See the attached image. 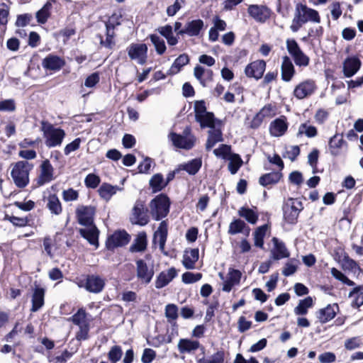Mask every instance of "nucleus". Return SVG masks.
I'll return each instance as SVG.
<instances>
[{"label":"nucleus","mask_w":363,"mask_h":363,"mask_svg":"<svg viewBox=\"0 0 363 363\" xmlns=\"http://www.w3.org/2000/svg\"><path fill=\"white\" fill-rule=\"evenodd\" d=\"M313 22L319 23L320 18L318 12L311 8L308 7L306 4L298 3L296 4L294 15L290 26L292 32H297L303 24L307 22Z\"/></svg>","instance_id":"nucleus-1"},{"label":"nucleus","mask_w":363,"mask_h":363,"mask_svg":"<svg viewBox=\"0 0 363 363\" xmlns=\"http://www.w3.org/2000/svg\"><path fill=\"white\" fill-rule=\"evenodd\" d=\"M34 165L25 160H21L11 164V176L18 188H24L29 183V174Z\"/></svg>","instance_id":"nucleus-2"},{"label":"nucleus","mask_w":363,"mask_h":363,"mask_svg":"<svg viewBox=\"0 0 363 363\" xmlns=\"http://www.w3.org/2000/svg\"><path fill=\"white\" fill-rule=\"evenodd\" d=\"M40 125L45 145L49 148L60 146L66 135L64 130L55 128L53 125L45 121H41Z\"/></svg>","instance_id":"nucleus-3"},{"label":"nucleus","mask_w":363,"mask_h":363,"mask_svg":"<svg viewBox=\"0 0 363 363\" xmlns=\"http://www.w3.org/2000/svg\"><path fill=\"white\" fill-rule=\"evenodd\" d=\"M150 208V213L156 220L165 217L169 209L168 197L166 195L160 194L151 201Z\"/></svg>","instance_id":"nucleus-4"},{"label":"nucleus","mask_w":363,"mask_h":363,"mask_svg":"<svg viewBox=\"0 0 363 363\" xmlns=\"http://www.w3.org/2000/svg\"><path fill=\"white\" fill-rule=\"evenodd\" d=\"M247 12L249 16L259 23H264L271 17L272 10L264 4H250Z\"/></svg>","instance_id":"nucleus-5"},{"label":"nucleus","mask_w":363,"mask_h":363,"mask_svg":"<svg viewBox=\"0 0 363 363\" xmlns=\"http://www.w3.org/2000/svg\"><path fill=\"white\" fill-rule=\"evenodd\" d=\"M131 60L139 65H145L147 60L148 48L145 43H131L126 49Z\"/></svg>","instance_id":"nucleus-6"},{"label":"nucleus","mask_w":363,"mask_h":363,"mask_svg":"<svg viewBox=\"0 0 363 363\" xmlns=\"http://www.w3.org/2000/svg\"><path fill=\"white\" fill-rule=\"evenodd\" d=\"M303 209L302 203L298 199H289L283 206L284 218L289 223H294Z\"/></svg>","instance_id":"nucleus-7"},{"label":"nucleus","mask_w":363,"mask_h":363,"mask_svg":"<svg viewBox=\"0 0 363 363\" xmlns=\"http://www.w3.org/2000/svg\"><path fill=\"white\" fill-rule=\"evenodd\" d=\"M39 168V174L35 180L38 186H43L55 179V169L49 160H43Z\"/></svg>","instance_id":"nucleus-8"},{"label":"nucleus","mask_w":363,"mask_h":363,"mask_svg":"<svg viewBox=\"0 0 363 363\" xmlns=\"http://www.w3.org/2000/svg\"><path fill=\"white\" fill-rule=\"evenodd\" d=\"M316 89L317 86L314 80L306 79L295 86L294 96L298 99H303L311 96Z\"/></svg>","instance_id":"nucleus-9"},{"label":"nucleus","mask_w":363,"mask_h":363,"mask_svg":"<svg viewBox=\"0 0 363 363\" xmlns=\"http://www.w3.org/2000/svg\"><path fill=\"white\" fill-rule=\"evenodd\" d=\"M96 208L94 206H79L76 209V216L79 224L83 225H93Z\"/></svg>","instance_id":"nucleus-10"},{"label":"nucleus","mask_w":363,"mask_h":363,"mask_svg":"<svg viewBox=\"0 0 363 363\" xmlns=\"http://www.w3.org/2000/svg\"><path fill=\"white\" fill-rule=\"evenodd\" d=\"M184 133H186L184 136L176 133H171L169 137L174 146L179 148L189 150L194 146L195 139L194 136L189 134V128L185 130Z\"/></svg>","instance_id":"nucleus-11"},{"label":"nucleus","mask_w":363,"mask_h":363,"mask_svg":"<svg viewBox=\"0 0 363 363\" xmlns=\"http://www.w3.org/2000/svg\"><path fill=\"white\" fill-rule=\"evenodd\" d=\"M136 272L137 277L145 284L150 283L154 275L152 265L148 266L144 259L136 261Z\"/></svg>","instance_id":"nucleus-12"},{"label":"nucleus","mask_w":363,"mask_h":363,"mask_svg":"<svg viewBox=\"0 0 363 363\" xmlns=\"http://www.w3.org/2000/svg\"><path fill=\"white\" fill-rule=\"evenodd\" d=\"M338 311L339 306L337 304H328L326 307L317 311L315 316L320 323H326L335 317Z\"/></svg>","instance_id":"nucleus-13"},{"label":"nucleus","mask_w":363,"mask_h":363,"mask_svg":"<svg viewBox=\"0 0 363 363\" xmlns=\"http://www.w3.org/2000/svg\"><path fill=\"white\" fill-rule=\"evenodd\" d=\"M129 241V235L125 231H117L110 235L106 241L108 249L123 246Z\"/></svg>","instance_id":"nucleus-14"},{"label":"nucleus","mask_w":363,"mask_h":363,"mask_svg":"<svg viewBox=\"0 0 363 363\" xmlns=\"http://www.w3.org/2000/svg\"><path fill=\"white\" fill-rule=\"evenodd\" d=\"M265 68L266 62L264 60H256L245 67V73L249 77L259 79L262 77Z\"/></svg>","instance_id":"nucleus-15"},{"label":"nucleus","mask_w":363,"mask_h":363,"mask_svg":"<svg viewBox=\"0 0 363 363\" xmlns=\"http://www.w3.org/2000/svg\"><path fill=\"white\" fill-rule=\"evenodd\" d=\"M242 278V272L240 270L230 268L226 279L223 281L222 290L230 292L233 287L240 284Z\"/></svg>","instance_id":"nucleus-16"},{"label":"nucleus","mask_w":363,"mask_h":363,"mask_svg":"<svg viewBox=\"0 0 363 363\" xmlns=\"http://www.w3.org/2000/svg\"><path fill=\"white\" fill-rule=\"evenodd\" d=\"M177 275V271L174 267L161 272L155 280V287L162 289L169 284Z\"/></svg>","instance_id":"nucleus-17"},{"label":"nucleus","mask_w":363,"mask_h":363,"mask_svg":"<svg viewBox=\"0 0 363 363\" xmlns=\"http://www.w3.org/2000/svg\"><path fill=\"white\" fill-rule=\"evenodd\" d=\"M272 241L274 247L271 250V255L274 259L279 260L289 257L290 253L282 241L277 238H273Z\"/></svg>","instance_id":"nucleus-18"},{"label":"nucleus","mask_w":363,"mask_h":363,"mask_svg":"<svg viewBox=\"0 0 363 363\" xmlns=\"http://www.w3.org/2000/svg\"><path fill=\"white\" fill-rule=\"evenodd\" d=\"M362 62L356 57H347L343 62V73L346 77L354 76L360 69Z\"/></svg>","instance_id":"nucleus-19"},{"label":"nucleus","mask_w":363,"mask_h":363,"mask_svg":"<svg viewBox=\"0 0 363 363\" xmlns=\"http://www.w3.org/2000/svg\"><path fill=\"white\" fill-rule=\"evenodd\" d=\"M105 285L104 280L97 275H91L88 276L86 278L85 289L91 293H99L101 292ZM79 287H82L83 286H79Z\"/></svg>","instance_id":"nucleus-20"},{"label":"nucleus","mask_w":363,"mask_h":363,"mask_svg":"<svg viewBox=\"0 0 363 363\" xmlns=\"http://www.w3.org/2000/svg\"><path fill=\"white\" fill-rule=\"evenodd\" d=\"M65 64L63 59L54 55H48L42 62L44 69L54 72L59 71Z\"/></svg>","instance_id":"nucleus-21"},{"label":"nucleus","mask_w":363,"mask_h":363,"mask_svg":"<svg viewBox=\"0 0 363 363\" xmlns=\"http://www.w3.org/2000/svg\"><path fill=\"white\" fill-rule=\"evenodd\" d=\"M45 293V291L43 288L35 286L33 289L31 298L32 307L30 311L32 312H36L39 311L44 306Z\"/></svg>","instance_id":"nucleus-22"},{"label":"nucleus","mask_w":363,"mask_h":363,"mask_svg":"<svg viewBox=\"0 0 363 363\" xmlns=\"http://www.w3.org/2000/svg\"><path fill=\"white\" fill-rule=\"evenodd\" d=\"M177 347L180 353L185 354L197 350L201 347V345L198 340L184 338L179 340ZM201 349L204 350L203 347H201Z\"/></svg>","instance_id":"nucleus-23"},{"label":"nucleus","mask_w":363,"mask_h":363,"mask_svg":"<svg viewBox=\"0 0 363 363\" xmlns=\"http://www.w3.org/2000/svg\"><path fill=\"white\" fill-rule=\"evenodd\" d=\"M194 75L203 86H206L213 79V72L209 69L197 65L194 67Z\"/></svg>","instance_id":"nucleus-24"},{"label":"nucleus","mask_w":363,"mask_h":363,"mask_svg":"<svg viewBox=\"0 0 363 363\" xmlns=\"http://www.w3.org/2000/svg\"><path fill=\"white\" fill-rule=\"evenodd\" d=\"M328 146L330 154L337 156L340 155L342 148L347 146V143L343 140L342 135L336 134L330 139Z\"/></svg>","instance_id":"nucleus-25"},{"label":"nucleus","mask_w":363,"mask_h":363,"mask_svg":"<svg viewBox=\"0 0 363 363\" xmlns=\"http://www.w3.org/2000/svg\"><path fill=\"white\" fill-rule=\"evenodd\" d=\"M167 237V225L165 221L160 223L158 229L155 231L153 238L155 244L158 243L160 250L163 251L164 250L165 242Z\"/></svg>","instance_id":"nucleus-26"},{"label":"nucleus","mask_w":363,"mask_h":363,"mask_svg":"<svg viewBox=\"0 0 363 363\" xmlns=\"http://www.w3.org/2000/svg\"><path fill=\"white\" fill-rule=\"evenodd\" d=\"M199 259V250L189 249L184 251L182 259L184 267L187 269L195 268V264Z\"/></svg>","instance_id":"nucleus-27"},{"label":"nucleus","mask_w":363,"mask_h":363,"mask_svg":"<svg viewBox=\"0 0 363 363\" xmlns=\"http://www.w3.org/2000/svg\"><path fill=\"white\" fill-rule=\"evenodd\" d=\"M85 228L79 229L80 235L91 245L98 246L99 230L94 225H86Z\"/></svg>","instance_id":"nucleus-28"},{"label":"nucleus","mask_w":363,"mask_h":363,"mask_svg":"<svg viewBox=\"0 0 363 363\" xmlns=\"http://www.w3.org/2000/svg\"><path fill=\"white\" fill-rule=\"evenodd\" d=\"M203 21L201 19L192 20L186 23L184 31L189 36H197L203 28Z\"/></svg>","instance_id":"nucleus-29"},{"label":"nucleus","mask_w":363,"mask_h":363,"mask_svg":"<svg viewBox=\"0 0 363 363\" xmlns=\"http://www.w3.org/2000/svg\"><path fill=\"white\" fill-rule=\"evenodd\" d=\"M274 113V110L271 105L264 106L254 117L251 126L252 128H257L264 118L272 117Z\"/></svg>","instance_id":"nucleus-30"},{"label":"nucleus","mask_w":363,"mask_h":363,"mask_svg":"<svg viewBox=\"0 0 363 363\" xmlns=\"http://www.w3.org/2000/svg\"><path fill=\"white\" fill-rule=\"evenodd\" d=\"M287 128V123L284 119L277 118L271 123L269 132L272 136L279 137L285 133Z\"/></svg>","instance_id":"nucleus-31"},{"label":"nucleus","mask_w":363,"mask_h":363,"mask_svg":"<svg viewBox=\"0 0 363 363\" xmlns=\"http://www.w3.org/2000/svg\"><path fill=\"white\" fill-rule=\"evenodd\" d=\"M223 134L221 130L218 128L210 129L208 130V136L206 143V150L212 149L216 143L223 141Z\"/></svg>","instance_id":"nucleus-32"},{"label":"nucleus","mask_w":363,"mask_h":363,"mask_svg":"<svg viewBox=\"0 0 363 363\" xmlns=\"http://www.w3.org/2000/svg\"><path fill=\"white\" fill-rule=\"evenodd\" d=\"M55 0H48L45 5L36 13L35 18L39 23H45L50 16Z\"/></svg>","instance_id":"nucleus-33"},{"label":"nucleus","mask_w":363,"mask_h":363,"mask_svg":"<svg viewBox=\"0 0 363 363\" xmlns=\"http://www.w3.org/2000/svg\"><path fill=\"white\" fill-rule=\"evenodd\" d=\"M294 74V67L289 57L285 56L283 57L281 65V77L285 82H289Z\"/></svg>","instance_id":"nucleus-34"},{"label":"nucleus","mask_w":363,"mask_h":363,"mask_svg":"<svg viewBox=\"0 0 363 363\" xmlns=\"http://www.w3.org/2000/svg\"><path fill=\"white\" fill-rule=\"evenodd\" d=\"M119 190H121V189L117 186H113L109 184L104 183L99 187L98 191L100 196L104 200L108 201Z\"/></svg>","instance_id":"nucleus-35"},{"label":"nucleus","mask_w":363,"mask_h":363,"mask_svg":"<svg viewBox=\"0 0 363 363\" xmlns=\"http://www.w3.org/2000/svg\"><path fill=\"white\" fill-rule=\"evenodd\" d=\"M202 164V160L201 158H195L192 160L181 164L179 166V169L185 170L189 174H196L199 170L200 169Z\"/></svg>","instance_id":"nucleus-36"},{"label":"nucleus","mask_w":363,"mask_h":363,"mask_svg":"<svg viewBox=\"0 0 363 363\" xmlns=\"http://www.w3.org/2000/svg\"><path fill=\"white\" fill-rule=\"evenodd\" d=\"M47 207L51 213L60 215L62 211L61 203L56 194H50L47 198Z\"/></svg>","instance_id":"nucleus-37"},{"label":"nucleus","mask_w":363,"mask_h":363,"mask_svg":"<svg viewBox=\"0 0 363 363\" xmlns=\"http://www.w3.org/2000/svg\"><path fill=\"white\" fill-rule=\"evenodd\" d=\"M147 247V235L145 232H141L138 234L136 238L134 240L133 243L130 247L131 252H143Z\"/></svg>","instance_id":"nucleus-38"},{"label":"nucleus","mask_w":363,"mask_h":363,"mask_svg":"<svg viewBox=\"0 0 363 363\" xmlns=\"http://www.w3.org/2000/svg\"><path fill=\"white\" fill-rule=\"evenodd\" d=\"M245 230H246L247 234L250 233L249 227L243 220L235 219L230 223L228 233L230 235H236L243 233Z\"/></svg>","instance_id":"nucleus-39"},{"label":"nucleus","mask_w":363,"mask_h":363,"mask_svg":"<svg viewBox=\"0 0 363 363\" xmlns=\"http://www.w3.org/2000/svg\"><path fill=\"white\" fill-rule=\"evenodd\" d=\"M313 300L311 296L300 300L298 305L294 308V313L297 315H306L308 310L313 307Z\"/></svg>","instance_id":"nucleus-40"},{"label":"nucleus","mask_w":363,"mask_h":363,"mask_svg":"<svg viewBox=\"0 0 363 363\" xmlns=\"http://www.w3.org/2000/svg\"><path fill=\"white\" fill-rule=\"evenodd\" d=\"M168 184L165 182L163 177L160 174H155L150 180V185L152 189L153 192H157L164 189Z\"/></svg>","instance_id":"nucleus-41"},{"label":"nucleus","mask_w":363,"mask_h":363,"mask_svg":"<svg viewBox=\"0 0 363 363\" xmlns=\"http://www.w3.org/2000/svg\"><path fill=\"white\" fill-rule=\"evenodd\" d=\"M196 121L200 123L201 128H209L210 129L216 128V119L213 113L208 112Z\"/></svg>","instance_id":"nucleus-42"},{"label":"nucleus","mask_w":363,"mask_h":363,"mask_svg":"<svg viewBox=\"0 0 363 363\" xmlns=\"http://www.w3.org/2000/svg\"><path fill=\"white\" fill-rule=\"evenodd\" d=\"M267 225H263L257 228L253 233L254 245L256 247L262 248L264 245V238L267 230Z\"/></svg>","instance_id":"nucleus-43"},{"label":"nucleus","mask_w":363,"mask_h":363,"mask_svg":"<svg viewBox=\"0 0 363 363\" xmlns=\"http://www.w3.org/2000/svg\"><path fill=\"white\" fill-rule=\"evenodd\" d=\"M238 215L244 218L248 223L255 224L258 220V215L253 210L242 207L238 211Z\"/></svg>","instance_id":"nucleus-44"},{"label":"nucleus","mask_w":363,"mask_h":363,"mask_svg":"<svg viewBox=\"0 0 363 363\" xmlns=\"http://www.w3.org/2000/svg\"><path fill=\"white\" fill-rule=\"evenodd\" d=\"M281 179V174L278 172H271L262 175L259 182L262 186H267L277 183Z\"/></svg>","instance_id":"nucleus-45"},{"label":"nucleus","mask_w":363,"mask_h":363,"mask_svg":"<svg viewBox=\"0 0 363 363\" xmlns=\"http://www.w3.org/2000/svg\"><path fill=\"white\" fill-rule=\"evenodd\" d=\"M189 62V56L186 54L180 55L174 62L170 68V72L172 74H176L179 72L181 68L187 65Z\"/></svg>","instance_id":"nucleus-46"},{"label":"nucleus","mask_w":363,"mask_h":363,"mask_svg":"<svg viewBox=\"0 0 363 363\" xmlns=\"http://www.w3.org/2000/svg\"><path fill=\"white\" fill-rule=\"evenodd\" d=\"M150 39L154 45L157 53L160 55H163L167 50L164 40L160 36L155 34L150 35Z\"/></svg>","instance_id":"nucleus-47"},{"label":"nucleus","mask_w":363,"mask_h":363,"mask_svg":"<svg viewBox=\"0 0 363 363\" xmlns=\"http://www.w3.org/2000/svg\"><path fill=\"white\" fill-rule=\"evenodd\" d=\"M229 164L228 169L232 174H235L242 164V161L240 157L236 154L230 155L228 157Z\"/></svg>","instance_id":"nucleus-48"},{"label":"nucleus","mask_w":363,"mask_h":363,"mask_svg":"<svg viewBox=\"0 0 363 363\" xmlns=\"http://www.w3.org/2000/svg\"><path fill=\"white\" fill-rule=\"evenodd\" d=\"M224 362V352L218 351L215 354L207 357L199 359L197 363H223Z\"/></svg>","instance_id":"nucleus-49"},{"label":"nucleus","mask_w":363,"mask_h":363,"mask_svg":"<svg viewBox=\"0 0 363 363\" xmlns=\"http://www.w3.org/2000/svg\"><path fill=\"white\" fill-rule=\"evenodd\" d=\"M297 134L298 135H305L308 138H313L317 135V129L308 123H303L300 125Z\"/></svg>","instance_id":"nucleus-50"},{"label":"nucleus","mask_w":363,"mask_h":363,"mask_svg":"<svg viewBox=\"0 0 363 363\" xmlns=\"http://www.w3.org/2000/svg\"><path fill=\"white\" fill-rule=\"evenodd\" d=\"M72 320L74 324L79 327L89 324L86 318V313L82 308L79 309L77 313L72 317Z\"/></svg>","instance_id":"nucleus-51"},{"label":"nucleus","mask_w":363,"mask_h":363,"mask_svg":"<svg viewBox=\"0 0 363 363\" xmlns=\"http://www.w3.org/2000/svg\"><path fill=\"white\" fill-rule=\"evenodd\" d=\"M202 277V274L201 273H193L187 272L182 274V280L184 284H190L200 281Z\"/></svg>","instance_id":"nucleus-52"},{"label":"nucleus","mask_w":363,"mask_h":363,"mask_svg":"<svg viewBox=\"0 0 363 363\" xmlns=\"http://www.w3.org/2000/svg\"><path fill=\"white\" fill-rule=\"evenodd\" d=\"M123 355V350L118 345L113 346L108 353V359L112 363H116L118 362Z\"/></svg>","instance_id":"nucleus-53"},{"label":"nucleus","mask_w":363,"mask_h":363,"mask_svg":"<svg viewBox=\"0 0 363 363\" xmlns=\"http://www.w3.org/2000/svg\"><path fill=\"white\" fill-rule=\"evenodd\" d=\"M230 150H231L230 146H229L228 145L223 144V145H220L219 146V147H218L213 150V154L217 157L225 159L227 157L228 158V157H230V155H232L230 153Z\"/></svg>","instance_id":"nucleus-54"},{"label":"nucleus","mask_w":363,"mask_h":363,"mask_svg":"<svg viewBox=\"0 0 363 363\" xmlns=\"http://www.w3.org/2000/svg\"><path fill=\"white\" fill-rule=\"evenodd\" d=\"M331 274L337 280L342 281V283L352 286H354V282L350 279H349L344 274H342L340 271L333 267L331 269Z\"/></svg>","instance_id":"nucleus-55"},{"label":"nucleus","mask_w":363,"mask_h":363,"mask_svg":"<svg viewBox=\"0 0 363 363\" xmlns=\"http://www.w3.org/2000/svg\"><path fill=\"white\" fill-rule=\"evenodd\" d=\"M300 154V148L298 145L287 147L283 155L284 158H288L291 162L294 161Z\"/></svg>","instance_id":"nucleus-56"},{"label":"nucleus","mask_w":363,"mask_h":363,"mask_svg":"<svg viewBox=\"0 0 363 363\" xmlns=\"http://www.w3.org/2000/svg\"><path fill=\"white\" fill-rule=\"evenodd\" d=\"M121 18V16H118L116 14H114L113 15L108 22L106 23V30H107V33H106V36H113V29H114V27L115 26H118V25H120V22L118 21V19Z\"/></svg>","instance_id":"nucleus-57"},{"label":"nucleus","mask_w":363,"mask_h":363,"mask_svg":"<svg viewBox=\"0 0 363 363\" xmlns=\"http://www.w3.org/2000/svg\"><path fill=\"white\" fill-rule=\"evenodd\" d=\"M286 44L287 50L292 57L302 51L297 42L294 39H287Z\"/></svg>","instance_id":"nucleus-58"},{"label":"nucleus","mask_w":363,"mask_h":363,"mask_svg":"<svg viewBox=\"0 0 363 363\" xmlns=\"http://www.w3.org/2000/svg\"><path fill=\"white\" fill-rule=\"evenodd\" d=\"M362 342L359 337H354L347 339L344 346L348 350H353L361 347Z\"/></svg>","instance_id":"nucleus-59"},{"label":"nucleus","mask_w":363,"mask_h":363,"mask_svg":"<svg viewBox=\"0 0 363 363\" xmlns=\"http://www.w3.org/2000/svg\"><path fill=\"white\" fill-rule=\"evenodd\" d=\"M62 199L66 202L77 201L79 197V193L77 190L72 188L62 191Z\"/></svg>","instance_id":"nucleus-60"},{"label":"nucleus","mask_w":363,"mask_h":363,"mask_svg":"<svg viewBox=\"0 0 363 363\" xmlns=\"http://www.w3.org/2000/svg\"><path fill=\"white\" fill-rule=\"evenodd\" d=\"M165 315L169 320H176L178 317V308L175 304H167L165 307Z\"/></svg>","instance_id":"nucleus-61"},{"label":"nucleus","mask_w":363,"mask_h":363,"mask_svg":"<svg viewBox=\"0 0 363 363\" xmlns=\"http://www.w3.org/2000/svg\"><path fill=\"white\" fill-rule=\"evenodd\" d=\"M99 183L100 178L94 174H88L84 179V184L88 188L95 189Z\"/></svg>","instance_id":"nucleus-62"},{"label":"nucleus","mask_w":363,"mask_h":363,"mask_svg":"<svg viewBox=\"0 0 363 363\" xmlns=\"http://www.w3.org/2000/svg\"><path fill=\"white\" fill-rule=\"evenodd\" d=\"M194 112L196 119H197L198 118H201L205 113H208V111H206L205 102L203 101H195Z\"/></svg>","instance_id":"nucleus-63"},{"label":"nucleus","mask_w":363,"mask_h":363,"mask_svg":"<svg viewBox=\"0 0 363 363\" xmlns=\"http://www.w3.org/2000/svg\"><path fill=\"white\" fill-rule=\"evenodd\" d=\"M296 65L306 67L309 63V58L302 51L293 57Z\"/></svg>","instance_id":"nucleus-64"}]
</instances>
